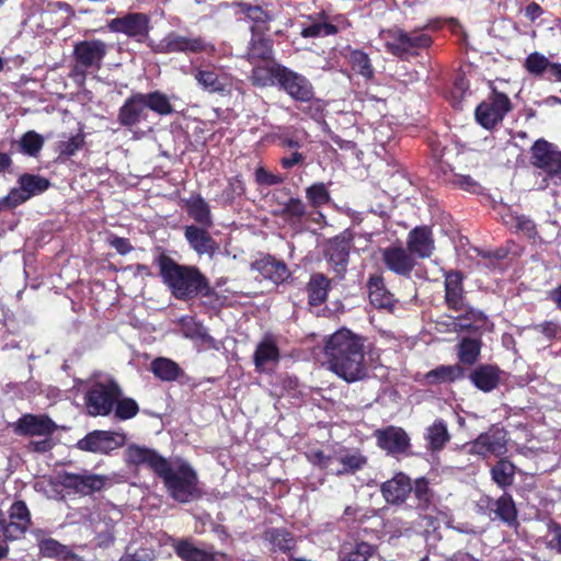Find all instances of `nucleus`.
<instances>
[{"label":"nucleus","mask_w":561,"mask_h":561,"mask_svg":"<svg viewBox=\"0 0 561 561\" xmlns=\"http://www.w3.org/2000/svg\"><path fill=\"white\" fill-rule=\"evenodd\" d=\"M255 181L260 185H277L284 182V178L279 174H274L263 167H259L254 173Z\"/></svg>","instance_id":"obj_59"},{"label":"nucleus","mask_w":561,"mask_h":561,"mask_svg":"<svg viewBox=\"0 0 561 561\" xmlns=\"http://www.w3.org/2000/svg\"><path fill=\"white\" fill-rule=\"evenodd\" d=\"M369 300L376 308H390L393 304L392 294L386 288L380 275H371L367 282Z\"/></svg>","instance_id":"obj_29"},{"label":"nucleus","mask_w":561,"mask_h":561,"mask_svg":"<svg viewBox=\"0 0 561 561\" xmlns=\"http://www.w3.org/2000/svg\"><path fill=\"white\" fill-rule=\"evenodd\" d=\"M310 460L320 468L328 470L330 473L332 472L333 465H335L333 456H325L322 451L312 453L310 455Z\"/></svg>","instance_id":"obj_60"},{"label":"nucleus","mask_w":561,"mask_h":561,"mask_svg":"<svg viewBox=\"0 0 561 561\" xmlns=\"http://www.w3.org/2000/svg\"><path fill=\"white\" fill-rule=\"evenodd\" d=\"M375 553V547L367 542H357L344 547L341 551L342 561H368Z\"/></svg>","instance_id":"obj_44"},{"label":"nucleus","mask_w":561,"mask_h":561,"mask_svg":"<svg viewBox=\"0 0 561 561\" xmlns=\"http://www.w3.org/2000/svg\"><path fill=\"white\" fill-rule=\"evenodd\" d=\"M185 209L188 216L199 226L213 227V217L208 203L199 195L192 196L185 201Z\"/></svg>","instance_id":"obj_30"},{"label":"nucleus","mask_w":561,"mask_h":561,"mask_svg":"<svg viewBox=\"0 0 561 561\" xmlns=\"http://www.w3.org/2000/svg\"><path fill=\"white\" fill-rule=\"evenodd\" d=\"M196 342L199 343L204 347L213 348V350H217V351L221 347V342L217 341L213 336H210L208 334L207 330H205L201 334L199 339Z\"/></svg>","instance_id":"obj_64"},{"label":"nucleus","mask_w":561,"mask_h":561,"mask_svg":"<svg viewBox=\"0 0 561 561\" xmlns=\"http://www.w3.org/2000/svg\"><path fill=\"white\" fill-rule=\"evenodd\" d=\"M68 486H75L81 492L98 491L103 486V478L95 474H69L65 479Z\"/></svg>","instance_id":"obj_39"},{"label":"nucleus","mask_w":561,"mask_h":561,"mask_svg":"<svg viewBox=\"0 0 561 561\" xmlns=\"http://www.w3.org/2000/svg\"><path fill=\"white\" fill-rule=\"evenodd\" d=\"M18 430L25 435L49 436L56 430V425L48 416L26 414L19 420Z\"/></svg>","instance_id":"obj_27"},{"label":"nucleus","mask_w":561,"mask_h":561,"mask_svg":"<svg viewBox=\"0 0 561 561\" xmlns=\"http://www.w3.org/2000/svg\"><path fill=\"white\" fill-rule=\"evenodd\" d=\"M280 87L296 101L309 102L313 98L310 81L300 73L285 67H278L275 72Z\"/></svg>","instance_id":"obj_14"},{"label":"nucleus","mask_w":561,"mask_h":561,"mask_svg":"<svg viewBox=\"0 0 561 561\" xmlns=\"http://www.w3.org/2000/svg\"><path fill=\"white\" fill-rule=\"evenodd\" d=\"M172 547L183 561H217V553L211 548L198 547L188 539L175 540Z\"/></svg>","instance_id":"obj_26"},{"label":"nucleus","mask_w":561,"mask_h":561,"mask_svg":"<svg viewBox=\"0 0 561 561\" xmlns=\"http://www.w3.org/2000/svg\"><path fill=\"white\" fill-rule=\"evenodd\" d=\"M265 539L270 541L274 548L288 553L296 546V539L291 533L284 528H272L265 533Z\"/></svg>","instance_id":"obj_40"},{"label":"nucleus","mask_w":561,"mask_h":561,"mask_svg":"<svg viewBox=\"0 0 561 561\" xmlns=\"http://www.w3.org/2000/svg\"><path fill=\"white\" fill-rule=\"evenodd\" d=\"M153 551L149 548L134 549L128 547L126 553L121 558L119 561H153Z\"/></svg>","instance_id":"obj_58"},{"label":"nucleus","mask_w":561,"mask_h":561,"mask_svg":"<svg viewBox=\"0 0 561 561\" xmlns=\"http://www.w3.org/2000/svg\"><path fill=\"white\" fill-rule=\"evenodd\" d=\"M550 533L551 539L549 540V547L561 553V526L553 525Z\"/></svg>","instance_id":"obj_63"},{"label":"nucleus","mask_w":561,"mask_h":561,"mask_svg":"<svg viewBox=\"0 0 561 561\" xmlns=\"http://www.w3.org/2000/svg\"><path fill=\"white\" fill-rule=\"evenodd\" d=\"M111 245L119 253L127 254L133 250L131 244L125 238L114 237L111 240Z\"/></svg>","instance_id":"obj_62"},{"label":"nucleus","mask_w":561,"mask_h":561,"mask_svg":"<svg viewBox=\"0 0 561 561\" xmlns=\"http://www.w3.org/2000/svg\"><path fill=\"white\" fill-rule=\"evenodd\" d=\"M478 507L493 520L499 519L508 526H513L517 522V510L508 494H503L496 500L483 495L478 501Z\"/></svg>","instance_id":"obj_15"},{"label":"nucleus","mask_w":561,"mask_h":561,"mask_svg":"<svg viewBox=\"0 0 561 561\" xmlns=\"http://www.w3.org/2000/svg\"><path fill=\"white\" fill-rule=\"evenodd\" d=\"M192 76L197 85L207 93L226 95L234 87V79L224 69L213 65L193 67Z\"/></svg>","instance_id":"obj_11"},{"label":"nucleus","mask_w":561,"mask_h":561,"mask_svg":"<svg viewBox=\"0 0 561 561\" xmlns=\"http://www.w3.org/2000/svg\"><path fill=\"white\" fill-rule=\"evenodd\" d=\"M350 62L352 65V69L364 78L370 79L374 76V70L366 53L362 50L352 51L350 55Z\"/></svg>","instance_id":"obj_50"},{"label":"nucleus","mask_w":561,"mask_h":561,"mask_svg":"<svg viewBox=\"0 0 561 561\" xmlns=\"http://www.w3.org/2000/svg\"><path fill=\"white\" fill-rule=\"evenodd\" d=\"M272 57V42L263 34H252L248 58L252 64L267 60Z\"/></svg>","instance_id":"obj_36"},{"label":"nucleus","mask_w":561,"mask_h":561,"mask_svg":"<svg viewBox=\"0 0 561 561\" xmlns=\"http://www.w3.org/2000/svg\"><path fill=\"white\" fill-rule=\"evenodd\" d=\"M552 64L553 62H550L543 55L539 53H533L526 58L525 68L528 72L536 76H539L545 71H547L549 75L550 66Z\"/></svg>","instance_id":"obj_52"},{"label":"nucleus","mask_w":561,"mask_h":561,"mask_svg":"<svg viewBox=\"0 0 561 561\" xmlns=\"http://www.w3.org/2000/svg\"><path fill=\"white\" fill-rule=\"evenodd\" d=\"M335 465L331 474L345 476L354 474L367 465V458L360 451L354 449H342L333 456Z\"/></svg>","instance_id":"obj_22"},{"label":"nucleus","mask_w":561,"mask_h":561,"mask_svg":"<svg viewBox=\"0 0 561 561\" xmlns=\"http://www.w3.org/2000/svg\"><path fill=\"white\" fill-rule=\"evenodd\" d=\"M89 387L84 394L87 412L91 416H106L115 407L122 390L118 383L107 374H94L88 381Z\"/></svg>","instance_id":"obj_4"},{"label":"nucleus","mask_w":561,"mask_h":561,"mask_svg":"<svg viewBox=\"0 0 561 561\" xmlns=\"http://www.w3.org/2000/svg\"><path fill=\"white\" fill-rule=\"evenodd\" d=\"M331 280L321 273H314L310 276L307 284L308 300L310 306L322 305L328 297Z\"/></svg>","instance_id":"obj_32"},{"label":"nucleus","mask_w":561,"mask_h":561,"mask_svg":"<svg viewBox=\"0 0 561 561\" xmlns=\"http://www.w3.org/2000/svg\"><path fill=\"white\" fill-rule=\"evenodd\" d=\"M407 32L397 27L381 32L387 49L398 57L407 55Z\"/></svg>","instance_id":"obj_38"},{"label":"nucleus","mask_w":561,"mask_h":561,"mask_svg":"<svg viewBox=\"0 0 561 561\" xmlns=\"http://www.w3.org/2000/svg\"><path fill=\"white\" fill-rule=\"evenodd\" d=\"M126 436L119 432L94 431L78 442V447L85 451L108 454L124 446Z\"/></svg>","instance_id":"obj_16"},{"label":"nucleus","mask_w":561,"mask_h":561,"mask_svg":"<svg viewBox=\"0 0 561 561\" xmlns=\"http://www.w3.org/2000/svg\"><path fill=\"white\" fill-rule=\"evenodd\" d=\"M150 19L144 13H128L124 16L113 19L107 26L112 32L123 33L129 37H137L139 41L148 37Z\"/></svg>","instance_id":"obj_18"},{"label":"nucleus","mask_w":561,"mask_h":561,"mask_svg":"<svg viewBox=\"0 0 561 561\" xmlns=\"http://www.w3.org/2000/svg\"><path fill=\"white\" fill-rule=\"evenodd\" d=\"M462 279L459 272H449L445 275V301L449 309L459 313L454 317V324L460 329H468L477 321L478 312L466 301Z\"/></svg>","instance_id":"obj_5"},{"label":"nucleus","mask_w":561,"mask_h":561,"mask_svg":"<svg viewBox=\"0 0 561 561\" xmlns=\"http://www.w3.org/2000/svg\"><path fill=\"white\" fill-rule=\"evenodd\" d=\"M462 368L458 365H442L425 375L428 383L450 382L462 376Z\"/></svg>","instance_id":"obj_43"},{"label":"nucleus","mask_w":561,"mask_h":561,"mask_svg":"<svg viewBox=\"0 0 561 561\" xmlns=\"http://www.w3.org/2000/svg\"><path fill=\"white\" fill-rule=\"evenodd\" d=\"M49 187V181L43 176L24 173L18 179V186L0 198V209L14 208Z\"/></svg>","instance_id":"obj_10"},{"label":"nucleus","mask_w":561,"mask_h":561,"mask_svg":"<svg viewBox=\"0 0 561 561\" xmlns=\"http://www.w3.org/2000/svg\"><path fill=\"white\" fill-rule=\"evenodd\" d=\"M412 485L409 477L403 473L396 474L381 485V493L390 504H400L411 493Z\"/></svg>","instance_id":"obj_25"},{"label":"nucleus","mask_w":561,"mask_h":561,"mask_svg":"<svg viewBox=\"0 0 561 561\" xmlns=\"http://www.w3.org/2000/svg\"><path fill=\"white\" fill-rule=\"evenodd\" d=\"M108 50V45L101 39H88L75 45L73 71L84 77L89 70H99Z\"/></svg>","instance_id":"obj_9"},{"label":"nucleus","mask_w":561,"mask_h":561,"mask_svg":"<svg viewBox=\"0 0 561 561\" xmlns=\"http://www.w3.org/2000/svg\"><path fill=\"white\" fill-rule=\"evenodd\" d=\"M470 378L478 389L489 392L499 383V370L493 366H480L472 371Z\"/></svg>","instance_id":"obj_35"},{"label":"nucleus","mask_w":561,"mask_h":561,"mask_svg":"<svg viewBox=\"0 0 561 561\" xmlns=\"http://www.w3.org/2000/svg\"><path fill=\"white\" fill-rule=\"evenodd\" d=\"M413 491L419 501L417 510L420 511V515L424 518L433 519V514L436 512V507L432 502V494L427 481L424 479H417Z\"/></svg>","instance_id":"obj_34"},{"label":"nucleus","mask_w":561,"mask_h":561,"mask_svg":"<svg viewBox=\"0 0 561 561\" xmlns=\"http://www.w3.org/2000/svg\"><path fill=\"white\" fill-rule=\"evenodd\" d=\"M515 227L517 230L523 231L528 237H531L535 233V224L531 219L525 216H517L515 218Z\"/></svg>","instance_id":"obj_61"},{"label":"nucleus","mask_w":561,"mask_h":561,"mask_svg":"<svg viewBox=\"0 0 561 561\" xmlns=\"http://www.w3.org/2000/svg\"><path fill=\"white\" fill-rule=\"evenodd\" d=\"M450 436L447 430V424L443 420H436L426 433L428 447L432 450H440L449 440Z\"/></svg>","instance_id":"obj_41"},{"label":"nucleus","mask_w":561,"mask_h":561,"mask_svg":"<svg viewBox=\"0 0 561 561\" xmlns=\"http://www.w3.org/2000/svg\"><path fill=\"white\" fill-rule=\"evenodd\" d=\"M382 260L391 272L402 276H410L415 266L411 252L401 247L385 249L382 251Z\"/></svg>","instance_id":"obj_21"},{"label":"nucleus","mask_w":561,"mask_h":561,"mask_svg":"<svg viewBox=\"0 0 561 561\" xmlns=\"http://www.w3.org/2000/svg\"><path fill=\"white\" fill-rule=\"evenodd\" d=\"M329 262L339 276H343L348 264V250L345 244H336L329 250Z\"/></svg>","instance_id":"obj_46"},{"label":"nucleus","mask_w":561,"mask_h":561,"mask_svg":"<svg viewBox=\"0 0 561 561\" xmlns=\"http://www.w3.org/2000/svg\"><path fill=\"white\" fill-rule=\"evenodd\" d=\"M480 353V345L477 340L465 339L460 343L459 358L465 364H473Z\"/></svg>","instance_id":"obj_53"},{"label":"nucleus","mask_w":561,"mask_h":561,"mask_svg":"<svg viewBox=\"0 0 561 561\" xmlns=\"http://www.w3.org/2000/svg\"><path fill=\"white\" fill-rule=\"evenodd\" d=\"M376 437L378 446L391 454L403 453L409 446V437L400 427L389 426L377 431Z\"/></svg>","instance_id":"obj_24"},{"label":"nucleus","mask_w":561,"mask_h":561,"mask_svg":"<svg viewBox=\"0 0 561 561\" xmlns=\"http://www.w3.org/2000/svg\"><path fill=\"white\" fill-rule=\"evenodd\" d=\"M240 8L245 15L253 21V25L251 26L252 34H264L267 31V22L270 21V16L265 11L262 10L259 5H251L248 3H241Z\"/></svg>","instance_id":"obj_42"},{"label":"nucleus","mask_w":561,"mask_h":561,"mask_svg":"<svg viewBox=\"0 0 561 561\" xmlns=\"http://www.w3.org/2000/svg\"><path fill=\"white\" fill-rule=\"evenodd\" d=\"M160 478L169 495L176 502L188 503L201 496L197 473L183 459L170 461Z\"/></svg>","instance_id":"obj_3"},{"label":"nucleus","mask_w":561,"mask_h":561,"mask_svg":"<svg viewBox=\"0 0 561 561\" xmlns=\"http://www.w3.org/2000/svg\"><path fill=\"white\" fill-rule=\"evenodd\" d=\"M306 197L312 207H321L330 202V193L322 182L314 183L306 188Z\"/></svg>","instance_id":"obj_49"},{"label":"nucleus","mask_w":561,"mask_h":561,"mask_svg":"<svg viewBox=\"0 0 561 561\" xmlns=\"http://www.w3.org/2000/svg\"><path fill=\"white\" fill-rule=\"evenodd\" d=\"M337 28L335 25L325 22L313 23L301 31L304 37H322L335 34Z\"/></svg>","instance_id":"obj_55"},{"label":"nucleus","mask_w":561,"mask_h":561,"mask_svg":"<svg viewBox=\"0 0 561 561\" xmlns=\"http://www.w3.org/2000/svg\"><path fill=\"white\" fill-rule=\"evenodd\" d=\"M253 267L259 271L264 278L272 280L274 284L283 283L289 276V272L285 263L272 257L256 261L253 264Z\"/></svg>","instance_id":"obj_31"},{"label":"nucleus","mask_w":561,"mask_h":561,"mask_svg":"<svg viewBox=\"0 0 561 561\" xmlns=\"http://www.w3.org/2000/svg\"><path fill=\"white\" fill-rule=\"evenodd\" d=\"M115 407V415L121 420L134 417L139 410L137 402L130 398H118Z\"/></svg>","instance_id":"obj_54"},{"label":"nucleus","mask_w":561,"mask_h":561,"mask_svg":"<svg viewBox=\"0 0 561 561\" xmlns=\"http://www.w3.org/2000/svg\"><path fill=\"white\" fill-rule=\"evenodd\" d=\"M408 247L411 253L420 257H428L434 250L432 231L428 227H416L408 238Z\"/></svg>","instance_id":"obj_28"},{"label":"nucleus","mask_w":561,"mask_h":561,"mask_svg":"<svg viewBox=\"0 0 561 561\" xmlns=\"http://www.w3.org/2000/svg\"><path fill=\"white\" fill-rule=\"evenodd\" d=\"M148 45L158 54H213L215 47L201 36H188L176 32L168 33L158 43L149 41Z\"/></svg>","instance_id":"obj_8"},{"label":"nucleus","mask_w":561,"mask_h":561,"mask_svg":"<svg viewBox=\"0 0 561 561\" xmlns=\"http://www.w3.org/2000/svg\"><path fill=\"white\" fill-rule=\"evenodd\" d=\"M125 460L128 465L144 466L152 470L159 478L165 472L169 460L158 454L154 449L130 445L125 450Z\"/></svg>","instance_id":"obj_17"},{"label":"nucleus","mask_w":561,"mask_h":561,"mask_svg":"<svg viewBox=\"0 0 561 561\" xmlns=\"http://www.w3.org/2000/svg\"><path fill=\"white\" fill-rule=\"evenodd\" d=\"M493 480L502 488L511 485L514 480L515 466L507 460H500L491 470Z\"/></svg>","instance_id":"obj_48"},{"label":"nucleus","mask_w":561,"mask_h":561,"mask_svg":"<svg viewBox=\"0 0 561 561\" xmlns=\"http://www.w3.org/2000/svg\"><path fill=\"white\" fill-rule=\"evenodd\" d=\"M82 145L83 136L81 134H77L66 140H60L58 142V150L61 154L70 157L73 156L82 147Z\"/></svg>","instance_id":"obj_57"},{"label":"nucleus","mask_w":561,"mask_h":561,"mask_svg":"<svg viewBox=\"0 0 561 561\" xmlns=\"http://www.w3.org/2000/svg\"><path fill=\"white\" fill-rule=\"evenodd\" d=\"M149 111L142 93L129 96L118 111V122L126 127H134L148 122Z\"/></svg>","instance_id":"obj_19"},{"label":"nucleus","mask_w":561,"mask_h":561,"mask_svg":"<svg viewBox=\"0 0 561 561\" xmlns=\"http://www.w3.org/2000/svg\"><path fill=\"white\" fill-rule=\"evenodd\" d=\"M148 111H153L159 115H169L173 112V107L168 96L159 91L142 93Z\"/></svg>","instance_id":"obj_45"},{"label":"nucleus","mask_w":561,"mask_h":561,"mask_svg":"<svg viewBox=\"0 0 561 561\" xmlns=\"http://www.w3.org/2000/svg\"><path fill=\"white\" fill-rule=\"evenodd\" d=\"M38 547L41 554L46 558H66L69 554L68 548L53 538L41 540Z\"/></svg>","instance_id":"obj_51"},{"label":"nucleus","mask_w":561,"mask_h":561,"mask_svg":"<svg viewBox=\"0 0 561 561\" xmlns=\"http://www.w3.org/2000/svg\"><path fill=\"white\" fill-rule=\"evenodd\" d=\"M279 360V350L273 339L266 336L256 346L253 362L256 371L265 373L276 366Z\"/></svg>","instance_id":"obj_23"},{"label":"nucleus","mask_w":561,"mask_h":561,"mask_svg":"<svg viewBox=\"0 0 561 561\" xmlns=\"http://www.w3.org/2000/svg\"><path fill=\"white\" fill-rule=\"evenodd\" d=\"M31 525V513L23 501H15L8 511V519L0 511V560L9 548L7 542L22 538Z\"/></svg>","instance_id":"obj_7"},{"label":"nucleus","mask_w":561,"mask_h":561,"mask_svg":"<svg viewBox=\"0 0 561 561\" xmlns=\"http://www.w3.org/2000/svg\"><path fill=\"white\" fill-rule=\"evenodd\" d=\"M151 371L163 381H173L183 373L175 362L165 357L153 359L151 362Z\"/></svg>","instance_id":"obj_37"},{"label":"nucleus","mask_w":561,"mask_h":561,"mask_svg":"<svg viewBox=\"0 0 561 561\" xmlns=\"http://www.w3.org/2000/svg\"><path fill=\"white\" fill-rule=\"evenodd\" d=\"M530 162L545 174L540 188L561 180V150L556 144L543 138L536 140L530 147Z\"/></svg>","instance_id":"obj_6"},{"label":"nucleus","mask_w":561,"mask_h":561,"mask_svg":"<svg viewBox=\"0 0 561 561\" xmlns=\"http://www.w3.org/2000/svg\"><path fill=\"white\" fill-rule=\"evenodd\" d=\"M324 356L329 369L347 382L366 376L364 340L347 329H341L329 336Z\"/></svg>","instance_id":"obj_1"},{"label":"nucleus","mask_w":561,"mask_h":561,"mask_svg":"<svg viewBox=\"0 0 561 561\" xmlns=\"http://www.w3.org/2000/svg\"><path fill=\"white\" fill-rule=\"evenodd\" d=\"M506 431L499 426H492L481 433L474 440L467 443L465 449L470 455L483 458L489 456L500 457L506 453Z\"/></svg>","instance_id":"obj_12"},{"label":"nucleus","mask_w":561,"mask_h":561,"mask_svg":"<svg viewBox=\"0 0 561 561\" xmlns=\"http://www.w3.org/2000/svg\"><path fill=\"white\" fill-rule=\"evenodd\" d=\"M512 110L508 96L502 92L492 90L491 95L476 110V118L484 128H492Z\"/></svg>","instance_id":"obj_13"},{"label":"nucleus","mask_w":561,"mask_h":561,"mask_svg":"<svg viewBox=\"0 0 561 561\" xmlns=\"http://www.w3.org/2000/svg\"><path fill=\"white\" fill-rule=\"evenodd\" d=\"M432 44V38L417 31L407 34V54H410L420 48H426Z\"/></svg>","instance_id":"obj_56"},{"label":"nucleus","mask_w":561,"mask_h":561,"mask_svg":"<svg viewBox=\"0 0 561 561\" xmlns=\"http://www.w3.org/2000/svg\"><path fill=\"white\" fill-rule=\"evenodd\" d=\"M208 229L203 226L190 225L184 228V237L197 254L213 256L218 250V244L209 234Z\"/></svg>","instance_id":"obj_20"},{"label":"nucleus","mask_w":561,"mask_h":561,"mask_svg":"<svg viewBox=\"0 0 561 561\" xmlns=\"http://www.w3.org/2000/svg\"><path fill=\"white\" fill-rule=\"evenodd\" d=\"M160 274L176 299L188 300L209 291L207 278L195 266L178 264L170 257L160 260Z\"/></svg>","instance_id":"obj_2"},{"label":"nucleus","mask_w":561,"mask_h":561,"mask_svg":"<svg viewBox=\"0 0 561 561\" xmlns=\"http://www.w3.org/2000/svg\"><path fill=\"white\" fill-rule=\"evenodd\" d=\"M290 226H297L307 214L305 203L298 197H290L282 204V208L275 213Z\"/></svg>","instance_id":"obj_33"},{"label":"nucleus","mask_w":561,"mask_h":561,"mask_svg":"<svg viewBox=\"0 0 561 561\" xmlns=\"http://www.w3.org/2000/svg\"><path fill=\"white\" fill-rule=\"evenodd\" d=\"M44 137L34 130L26 131L20 139L19 146L20 150L31 157H36L43 146H44Z\"/></svg>","instance_id":"obj_47"}]
</instances>
